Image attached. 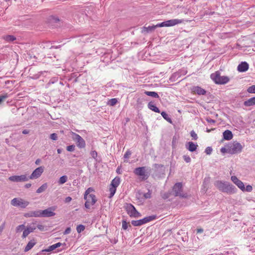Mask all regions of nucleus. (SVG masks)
<instances>
[{
	"label": "nucleus",
	"mask_w": 255,
	"mask_h": 255,
	"mask_svg": "<svg viewBox=\"0 0 255 255\" xmlns=\"http://www.w3.org/2000/svg\"><path fill=\"white\" fill-rule=\"evenodd\" d=\"M214 185L220 191L228 195L235 194L237 191V188L234 185L227 181L217 180Z\"/></svg>",
	"instance_id": "f257e3e1"
},
{
	"label": "nucleus",
	"mask_w": 255,
	"mask_h": 255,
	"mask_svg": "<svg viewBox=\"0 0 255 255\" xmlns=\"http://www.w3.org/2000/svg\"><path fill=\"white\" fill-rule=\"evenodd\" d=\"M55 210V207H50L43 210H37L33 212V217H50L55 215L54 211Z\"/></svg>",
	"instance_id": "f03ea898"
},
{
	"label": "nucleus",
	"mask_w": 255,
	"mask_h": 255,
	"mask_svg": "<svg viewBox=\"0 0 255 255\" xmlns=\"http://www.w3.org/2000/svg\"><path fill=\"white\" fill-rule=\"evenodd\" d=\"M210 78L215 84L218 85H224L230 81L229 77L226 76H221L220 72L218 71L211 74Z\"/></svg>",
	"instance_id": "7ed1b4c3"
},
{
	"label": "nucleus",
	"mask_w": 255,
	"mask_h": 255,
	"mask_svg": "<svg viewBox=\"0 0 255 255\" xmlns=\"http://www.w3.org/2000/svg\"><path fill=\"white\" fill-rule=\"evenodd\" d=\"M172 191L175 197H179L181 198H187L188 197L187 193L183 192L182 182L176 183L172 187Z\"/></svg>",
	"instance_id": "20e7f679"
},
{
	"label": "nucleus",
	"mask_w": 255,
	"mask_h": 255,
	"mask_svg": "<svg viewBox=\"0 0 255 255\" xmlns=\"http://www.w3.org/2000/svg\"><path fill=\"white\" fill-rule=\"evenodd\" d=\"M150 171V168L142 166L135 168L133 170V173L135 175L141 177L142 180H145L149 177Z\"/></svg>",
	"instance_id": "39448f33"
},
{
	"label": "nucleus",
	"mask_w": 255,
	"mask_h": 255,
	"mask_svg": "<svg viewBox=\"0 0 255 255\" xmlns=\"http://www.w3.org/2000/svg\"><path fill=\"white\" fill-rule=\"evenodd\" d=\"M226 147H229V153L231 154L240 153L243 149L242 145L237 141L229 142L226 145Z\"/></svg>",
	"instance_id": "423d86ee"
},
{
	"label": "nucleus",
	"mask_w": 255,
	"mask_h": 255,
	"mask_svg": "<svg viewBox=\"0 0 255 255\" xmlns=\"http://www.w3.org/2000/svg\"><path fill=\"white\" fill-rule=\"evenodd\" d=\"M124 208L130 217L138 218L141 216V214L138 212L135 207L130 203H126Z\"/></svg>",
	"instance_id": "0eeeda50"
},
{
	"label": "nucleus",
	"mask_w": 255,
	"mask_h": 255,
	"mask_svg": "<svg viewBox=\"0 0 255 255\" xmlns=\"http://www.w3.org/2000/svg\"><path fill=\"white\" fill-rule=\"evenodd\" d=\"M121 182V178L119 176H116L111 181V183L110 185L109 191L110 192V195L109 196V198H112L115 195L117 188L120 185Z\"/></svg>",
	"instance_id": "6e6552de"
},
{
	"label": "nucleus",
	"mask_w": 255,
	"mask_h": 255,
	"mask_svg": "<svg viewBox=\"0 0 255 255\" xmlns=\"http://www.w3.org/2000/svg\"><path fill=\"white\" fill-rule=\"evenodd\" d=\"M183 20L178 19H170L167 21H163L160 23L156 24V27H169L174 26L176 24L181 23L183 22Z\"/></svg>",
	"instance_id": "1a4fd4ad"
},
{
	"label": "nucleus",
	"mask_w": 255,
	"mask_h": 255,
	"mask_svg": "<svg viewBox=\"0 0 255 255\" xmlns=\"http://www.w3.org/2000/svg\"><path fill=\"white\" fill-rule=\"evenodd\" d=\"M11 204L15 207L25 208L29 204V202L25 201L21 198H15L11 201Z\"/></svg>",
	"instance_id": "9d476101"
},
{
	"label": "nucleus",
	"mask_w": 255,
	"mask_h": 255,
	"mask_svg": "<svg viewBox=\"0 0 255 255\" xmlns=\"http://www.w3.org/2000/svg\"><path fill=\"white\" fill-rule=\"evenodd\" d=\"M73 138L76 141L77 146L80 148H84L86 146V143L84 139L78 134L73 132Z\"/></svg>",
	"instance_id": "9b49d317"
},
{
	"label": "nucleus",
	"mask_w": 255,
	"mask_h": 255,
	"mask_svg": "<svg viewBox=\"0 0 255 255\" xmlns=\"http://www.w3.org/2000/svg\"><path fill=\"white\" fill-rule=\"evenodd\" d=\"M155 175L160 177L165 174V167L164 165L155 163L153 164Z\"/></svg>",
	"instance_id": "f8f14e48"
},
{
	"label": "nucleus",
	"mask_w": 255,
	"mask_h": 255,
	"mask_svg": "<svg viewBox=\"0 0 255 255\" xmlns=\"http://www.w3.org/2000/svg\"><path fill=\"white\" fill-rule=\"evenodd\" d=\"M92 191H94V189L92 187L88 188L85 192L84 199H86L87 197H89V198H91L92 199V203L93 204H95L97 201L96 196L94 194H90Z\"/></svg>",
	"instance_id": "ddd939ff"
},
{
	"label": "nucleus",
	"mask_w": 255,
	"mask_h": 255,
	"mask_svg": "<svg viewBox=\"0 0 255 255\" xmlns=\"http://www.w3.org/2000/svg\"><path fill=\"white\" fill-rule=\"evenodd\" d=\"M191 90L192 93L198 95H205L207 94V91L200 86H193Z\"/></svg>",
	"instance_id": "4468645a"
},
{
	"label": "nucleus",
	"mask_w": 255,
	"mask_h": 255,
	"mask_svg": "<svg viewBox=\"0 0 255 255\" xmlns=\"http://www.w3.org/2000/svg\"><path fill=\"white\" fill-rule=\"evenodd\" d=\"M9 180L13 182L25 181L28 180L27 177L25 175H13L9 177Z\"/></svg>",
	"instance_id": "2eb2a0df"
},
{
	"label": "nucleus",
	"mask_w": 255,
	"mask_h": 255,
	"mask_svg": "<svg viewBox=\"0 0 255 255\" xmlns=\"http://www.w3.org/2000/svg\"><path fill=\"white\" fill-rule=\"evenodd\" d=\"M198 146V145L197 143H195L192 141L186 142L185 143L186 148L191 152L196 151L197 149Z\"/></svg>",
	"instance_id": "dca6fc26"
},
{
	"label": "nucleus",
	"mask_w": 255,
	"mask_h": 255,
	"mask_svg": "<svg viewBox=\"0 0 255 255\" xmlns=\"http://www.w3.org/2000/svg\"><path fill=\"white\" fill-rule=\"evenodd\" d=\"M249 68V64L246 62H241L237 67V70L240 72H245L248 70Z\"/></svg>",
	"instance_id": "f3484780"
},
{
	"label": "nucleus",
	"mask_w": 255,
	"mask_h": 255,
	"mask_svg": "<svg viewBox=\"0 0 255 255\" xmlns=\"http://www.w3.org/2000/svg\"><path fill=\"white\" fill-rule=\"evenodd\" d=\"M44 169V166H39L36 168L35 170L33 171V178H38L39 177L42 173L43 172Z\"/></svg>",
	"instance_id": "a211bd4d"
},
{
	"label": "nucleus",
	"mask_w": 255,
	"mask_h": 255,
	"mask_svg": "<svg viewBox=\"0 0 255 255\" xmlns=\"http://www.w3.org/2000/svg\"><path fill=\"white\" fill-rule=\"evenodd\" d=\"M231 180L241 189L243 190L245 189V185L244 183L239 180L236 176H231Z\"/></svg>",
	"instance_id": "6ab92c4d"
},
{
	"label": "nucleus",
	"mask_w": 255,
	"mask_h": 255,
	"mask_svg": "<svg viewBox=\"0 0 255 255\" xmlns=\"http://www.w3.org/2000/svg\"><path fill=\"white\" fill-rule=\"evenodd\" d=\"M233 137V134L232 132L229 130L227 129L225 130L223 133V140H230L232 139Z\"/></svg>",
	"instance_id": "aec40b11"
},
{
	"label": "nucleus",
	"mask_w": 255,
	"mask_h": 255,
	"mask_svg": "<svg viewBox=\"0 0 255 255\" xmlns=\"http://www.w3.org/2000/svg\"><path fill=\"white\" fill-rule=\"evenodd\" d=\"M147 107L148 109H149L152 111H153L155 113H160V111L158 107H156L153 101H150L148 103L147 105Z\"/></svg>",
	"instance_id": "412c9836"
},
{
	"label": "nucleus",
	"mask_w": 255,
	"mask_h": 255,
	"mask_svg": "<svg viewBox=\"0 0 255 255\" xmlns=\"http://www.w3.org/2000/svg\"><path fill=\"white\" fill-rule=\"evenodd\" d=\"M62 245V244L60 243H58L57 244H54L52 245H51L50 246H49L48 248H47V249L44 250L42 251V252H51V251H53L54 250H55L56 249L60 247V246H61Z\"/></svg>",
	"instance_id": "4be33fe9"
},
{
	"label": "nucleus",
	"mask_w": 255,
	"mask_h": 255,
	"mask_svg": "<svg viewBox=\"0 0 255 255\" xmlns=\"http://www.w3.org/2000/svg\"><path fill=\"white\" fill-rule=\"evenodd\" d=\"M245 107H251L255 105V96L245 101L244 102Z\"/></svg>",
	"instance_id": "5701e85b"
},
{
	"label": "nucleus",
	"mask_w": 255,
	"mask_h": 255,
	"mask_svg": "<svg viewBox=\"0 0 255 255\" xmlns=\"http://www.w3.org/2000/svg\"><path fill=\"white\" fill-rule=\"evenodd\" d=\"M156 218V215H151L147 217H145L144 218L141 219L142 224H145L148 222H149Z\"/></svg>",
	"instance_id": "b1692460"
},
{
	"label": "nucleus",
	"mask_w": 255,
	"mask_h": 255,
	"mask_svg": "<svg viewBox=\"0 0 255 255\" xmlns=\"http://www.w3.org/2000/svg\"><path fill=\"white\" fill-rule=\"evenodd\" d=\"M48 19L50 22H53L55 23H59L60 24V22L61 21V20L59 19L58 16L54 15H50Z\"/></svg>",
	"instance_id": "393cba45"
},
{
	"label": "nucleus",
	"mask_w": 255,
	"mask_h": 255,
	"mask_svg": "<svg viewBox=\"0 0 255 255\" xmlns=\"http://www.w3.org/2000/svg\"><path fill=\"white\" fill-rule=\"evenodd\" d=\"M180 77L179 73L176 71L173 73L169 79V81L170 82H174L176 81Z\"/></svg>",
	"instance_id": "a878e982"
},
{
	"label": "nucleus",
	"mask_w": 255,
	"mask_h": 255,
	"mask_svg": "<svg viewBox=\"0 0 255 255\" xmlns=\"http://www.w3.org/2000/svg\"><path fill=\"white\" fill-rule=\"evenodd\" d=\"M145 101L144 98L139 97L136 100V108L141 109L142 108L143 102Z\"/></svg>",
	"instance_id": "bb28decb"
},
{
	"label": "nucleus",
	"mask_w": 255,
	"mask_h": 255,
	"mask_svg": "<svg viewBox=\"0 0 255 255\" xmlns=\"http://www.w3.org/2000/svg\"><path fill=\"white\" fill-rule=\"evenodd\" d=\"M144 93L148 96L155 98H159V96L157 93L154 91H144Z\"/></svg>",
	"instance_id": "cd10ccee"
},
{
	"label": "nucleus",
	"mask_w": 255,
	"mask_h": 255,
	"mask_svg": "<svg viewBox=\"0 0 255 255\" xmlns=\"http://www.w3.org/2000/svg\"><path fill=\"white\" fill-rule=\"evenodd\" d=\"M156 28L155 25L148 26V27L143 26L142 32L144 31L146 33H150L153 31Z\"/></svg>",
	"instance_id": "c85d7f7f"
},
{
	"label": "nucleus",
	"mask_w": 255,
	"mask_h": 255,
	"mask_svg": "<svg viewBox=\"0 0 255 255\" xmlns=\"http://www.w3.org/2000/svg\"><path fill=\"white\" fill-rule=\"evenodd\" d=\"M33 58L35 59V60H33V65H37V64L41 63L42 60L43 59V56L39 55H38V57L34 55L33 57Z\"/></svg>",
	"instance_id": "c756f323"
},
{
	"label": "nucleus",
	"mask_w": 255,
	"mask_h": 255,
	"mask_svg": "<svg viewBox=\"0 0 255 255\" xmlns=\"http://www.w3.org/2000/svg\"><path fill=\"white\" fill-rule=\"evenodd\" d=\"M161 115L164 120H165L170 124H172V121L171 119L169 117L168 115L165 111H162L161 112Z\"/></svg>",
	"instance_id": "7c9ffc66"
},
{
	"label": "nucleus",
	"mask_w": 255,
	"mask_h": 255,
	"mask_svg": "<svg viewBox=\"0 0 255 255\" xmlns=\"http://www.w3.org/2000/svg\"><path fill=\"white\" fill-rule=\"evenodd\" d=\"M84 199L86 200V202L85 203V207L87 209H90V205H93L95 204L92 203V199L91 198H89V197H87L86 199Z\"/></svg>",
	"instance_id": "2f4dec72"
},
{
	"label": "nucleus",
	"mask_w": 255,
	"mask_h": 255,
	"mask_svg": "<svg viewBox=\"0 0 255 255\" xmlns=\"http://www.w3.org/2000/svg\"><path fill=\"white\" fill-rule=\"evenodd\" d=\"M3 39L7 42H12L16 40V37L12 35H6L3 36Z\"/></svg>",
	"instance_id": "473e14b6"
},
{
	"label": "nucleus",
	"mask_w": 255,
	"mask_h": 255,
	"mask_svg": "<svg viewBox=\"0 0 255 255\" xmlns=\"http://www.w3.org/2000/svg\"><path fill=\"white\" fill-rule=\"evenodd\" d=\"M47 184L46 183H44L36 190V193H40L44 192L47 188Z\"/></svg>",
	"instance_id": "72a5a7b5"
},
{
	"label": "nucleus",
	"mask_w": 255,
	"mask_h": 255,
	"mask_svg": "<svg viewBox=\"0 0 255 255\" xmlns=\"http://www.w3.org/2000/svg\"><path fill=\"white\" fill-rule=\"evenodd\" d=\"M31 232H32V228L31 227H30L26 229H25L24 228V230L23 231L22 237L23 238H26L27 237V236Z\"/></svg>",
	"instance_id": "f704fd0d"
},
{
	"label": "nucleus",
	"mask_w": 255,
	"mask_h": 255,
	"mask_svg": "<svg viewBox=\"0 0 255 255\" xmlns=\"http://www.w3.org/2000/svg\"><path fill=\"white\" fill-rule=\"evenodd\" d=\"M118 102L117 98H112L108 101L107 104L110 106H114L117 104Z\"/></svg>",
	"instance_id": "c9c22d12"
},
{
	"label": "nucleus",
	"mask_w": 255,
	"mask_h": 255,
	"mask_svg": "<svg viewBox=\"0 0 255 255\" xmlns=\"http://www.w3.org/2000/svg\"><path fill=\"white\" fill-rule=\"evenodd\" d=\"M172 194L173 192L172 191H168V192H165L162 195V198L164 200L167 199Z\"/></svg>",
	"instance_id": "e433bc0d"
},
{
	"label": "nucleus",
	"mask_w": 255,
	"mask_h": 255,
	"mask_svg": "<svg viewBox=\"0 0 255 255\" xmlns=\"http://www.w3.org/2000/svg\"><path fill=\"white\" fill-rule=\"evenodd\" d=\"M67 179L68 178L66 175H63L62 176L60 177L58 181V183L59 184H63L67 182Z\"/></svg>",
	"instance_id": "4c0bfd02"
},
{
	"label": "nucleus",
	"mask_w": 255,
	"mask_h": 255,
	"mask_svg": "<svg viewBox=\"0 0 255 255\" xmlns=\"http://www.w3.org/2000/svg\"><path fill=\"white\" fill-rule=\"evenodd\" d=\"M131 224L133 226H140L143 225L141 219L138 220H132L131 222Z\"/></svg>",
	"instance_id": "58836bf2"
},
{
	"label": "nucleus",
	"mask_w": 255,
	"mask_h": 255,
	"mask_svg": "<svg viewBox=\"0 0 255 255\" xmlns=\"http://www.w3.org/2000/svg\"><path fill=\"white\" fill-rule=\"evenodd\" d=\"M178 138L179 137L176 135L173 136L172 140V146L173 148L176 147Z\"/></svg>",
	"instance_id": "ea45409f"
},
{
	"label": "nucleus",
	"mask_w": 255,
	"mask_h": 255,
	"mask_svg": "<svg viewBox=\"0 0 255 255\" xmlns=\"http://www.w3.org/2000/svg\"><path fill=\"white\" fill-rule=\"evenodd\" d=\"M35 224H34L33 223V232L34 230L36 229V227L39 229L40 231H44V229L46 228V227L41 225H37L36 226H35Z\"/></svg>",
	"instance_id": "a19ab883"
},
{
	"label": "nucleus",
	"mask_w": 255,
	"mask_h": 255,
	"mask_svg": "<svg viewBox=\"0 0 255 255\" xmlns=\"http://www.w3.org/2000/svg\"><path fill=\"white\" fill-rule=\"evenodd\" d=\"M247 92L251 94H255V85L249 87L247 89Z\"/></svg>",
	"instance_id": "79ce46f5"
},
{
	"label": "nucleus",
	"mask_w": 255,
	"mask_h": 255,
	"mask_svg": "<svg viewBox=\"0 0 255 255\" xmlns=\"http://www.w3.org/2000/svg\"><path fill=\"white\" fill-rule=\"evenodd\" d=\"M25 228V226L24 225H19L16 227V231L17 233H21V232H23Z\"/></svg>",
	"instance_id": "37998d69"
},
{
	"label": "nucleus",
	"mask_w": 255,
	"mask_h": 255,
	"mask_svg": "<svg viewBox=\"0 0 255 255\" xmlns=\"http://www.w3.org/2000/svg\"><path fill=\"white\" fill-rule=\"evenodd\" d=\"M85 229V226L83 225H79L77 226L76 230L78 233H80L83 231Z\"/></svg>",
	"instance_id": "c03bdc74"
},
{
	"label": "nucleus",
	"mask_w": 255,
	"mask_h": 255,
	"mask_svg": "<svg viewBox=\"0 0 255 255\" xmlns=\"http://www.w3.org/2000/svg\"><path fill=\"white\" fill-rule=\"evenodd\" d=\"M151 191L149 189H148V192L144 193L143 194V197L145 199H150L151 197Z\"/></svg>",
	"instance_id": "a18cd8bd"
},
{
	"label": "nucleus",
	"mask_w": 255,
	"mask_h": 255,
	"mask_svg": "<svg viewBox=\"0 0 255 255\" xmlns=\"http://www.w3.org/2000/svg\"><path fill=\"white\" fill-rule=\"evenodd\" d=\"M167 234L169 235V238L170 239L173 237V236L171 233V231H167L163 235V239H165L166 238V237H165V236Z\"/></svg>",
	"instance_id": "49530a36"
},
{
	"label": "nucleus",
	"mask_w": 255,
	"mask_h": 255,
	"mask_svg": "<svg viewBox=\"0 0 255 255\" xmlns=\"http://www.w3.org/2000/svg\"><path fill=\"white\" fill-rule=\"evenodd\" d=\"M243 190H241L242 191L245 192H251L253 190V187L251 185H248L246 186V187H245V189H243Z\"/></svg>",
	"instance_id": "de8ad7c7"
},
{
	"label": "nucleus",
	"mask_w": 255,
	"mask_h": 255,
	"mask_svg": "<svg viewBox=\"0 0 255 255\" xmlns=\"http://www.w3.org/2000/svg\"><path fill=\"white\" fill-rule=\"evenodd\" d=\"M210 177L205 178L204 179L203 183V185L204 186V187H206L208 185V184L210 182Z\"/></svg>",
	"instance_id": "09e8293b"
},
{
	"label": "nucleus",
	"mask_w": 255,
	"mask_h": 255,
	"mask_svg": "<svg viewBox=\"0 0 255 255\" xmlns=\"http://www.w3.org/2000/svg\"><path fill=\"white\" fill-rule=\"evenodd\" d=\"M128 228V223H127V221L125 220H123L122 221V228L126 230Z\"/></svg>",
	"instance_id": "8fccbe9b"
},
{
	"label": "nucleus",
	"mask_w": 255,
	"mask_h": 255,
	"mask_svg": "<svg viewBox=\"0 0 255 255\" xmlns=\"http://www.w3.org/2000/svg\"><path fill=\"white\" fill-rule=\"evenodd\" d=\"M90 154L93 158H94L96 161H98V159H97L98 153L96 150L92 151Z\"/></svg>",
	"instance_id": "3c124183"
},
{
	"label": "nucleus",
	"mask_w": 255,
	"mask_h": 255,
	"mask_svg": "<svg viewBox=\"0 0 255 255\" xmlns=\"http://www.w3.org/2000/svg\"><path fill=\"white\" fill-rule=\"evenodd\" d=\"M75 147V146L74 144H72V145L67 146L66 147V149L68 151L72 152V151H74Z\"/></svg>",
	"instance_id": "603ef678"
},
{
	"label": "nucleus",
	"mask_w": 255,
	"mask_h": 255,
	"mask_svg": "<svg viewBox=\"0 0 255 255\" xmlns=\"http://www.w3.org/2000/svg\"><path fill=\"white\" fill-rule=\"evenodd\" d=\"M8 97L7 94L0 95V104Z\"/></svg>",
	"instance_id": "864d4df0"
},
{
	"label": "nucleus",
	"mask_w": 255,
	"mask_h": 255,
	"mask_svg": "<svg viewBox=\"0 0 255 255\" xmlns=\"http://www.w3.org/2000/svg\"><path fill=\"white\" fill-rule=\"evenodd\" d=\"M50 138L53 140H56L58 139L57 134L56 133H51L50 135Z\"/></svg>",
	"instance_id": "5fc2aeb1"
},
{
	"label": "nucleus",
	"mask_w": 255,
	"mask_h": 255,
	"mask_svg": "<svg viewBox=\"0 0 255 255\" xmlns=\"http://www.w3.org/2000/svg\"><path fill=\"white\" fill-rule=\"evenodd\" d=\"M178 73H179L180 76L181 77L182 75H185L187 74V71L184 69H179L177 71Z\"/></svg>",
	"instance_id": "6e6d98bb"
},
{
	"label": "nucleus",
	"mask_w": 255,
	"mask_h": 255,
	"mask_svg": "<svg viewBox=\"0 0 255 255\" xmlns=\"http://www.w3.org/2000/svg\"><path fill=\"white\" fill-rule=\"evenodd\" d=\"M212 150H213V149L211 146H208L205 149V152L207 154L210 155L211 153Z\"/></svg>",
	"instance_id": "4d7b16f0"
},
{
	"label": "nucleus",
	"mask_w": 255,
	"mask_h": 255,
	"mask_svg": "<svg viewBox=\"0 0 255 255\" xmlns=\"http://www.w3.org/2000/svg\"><path fill=\"white\" fill-rule=\"evenodd\" d=\"M190 135H191V137H193V139L197 140L198 139V136L193 130H192L190 132Z\"/></svg>",
	"instance_id": "13d9d810"
},
{
	"label": "nucleus",
	"mask_w": 255,
	"mask_h": 255,
	"mask_svg": "<svg viewBox=\"0 0 255 255\" xmlns=\"http://www.w3.org/2000/svg\"><path fill=\"white\" fill-rule=\"evenodd\" d=\"M183 158L186 163H189L191 162V158L189 155H184L183 156Z\"/></svg>",
	"instance_id": "bf43d9fd"
},
{
	"label": "nucleus",
	"mask_w": 255,
	"mask_h": 255,
	"mask_svg": "<svg viewBox=\"0 0 255 255\" xmlns=\"http://www.w3.org/2000/svg\"><path fill=\"white\" fill-rule=\"evenodd\" d=\"M220 151L222 153H229V147H226V146L223 147L221 148Z\"/></svg>",
	"instance_id": "052dcab7"
},
{
	"label": "nucleus",
	"mask_w": 255,
	"mask_h": 255,
	"mask_svg": "<svg viewBox=\"0 0 255 255\" xmlns=\"http://www.w3.org/2000/svg\"><path fill=\"white\" fill-rule=\"evenodd\" d=\"M32 246V245H31V241L29 242V243H28V244H27L26 247H25V252H27L29 250H30L31 249Z\"/></svg>",
	"instance_id": "680f3d73"
},
{
	"label": "nucleus",
	"mask_w": 255,
	"mask_h": 255,
	"mask_svg": "<svg viewBox=\"0 0 255 255\" xmlns=\"http://www.w3.org/2000/svg\"><path fill=\"white\" fill-rule=\"evenodd\" d=\"M206 121L210 123V124H215L216 123V121L214 120H213V119H211L209 117H207L206 118Z\"/></svg>",
	"instance_id": "e2e57ef3"
},
{
	"label": "nucleus",
	"mask_w": 255,
	"mask_h": 255,
	"mask_svg": "<svg viewBox=\"0 0 255 255\" xmlns=\"http://www.w3.org/2000/svg\"><path fill=\"white\" fill-rule=\"evenodd\" d=\"M131 152L129 150H128L126 151V152L124 154V157L125 158H129V157L131 155Z\"/></svg>",
	"instance_id": "0e129e2a"
},
{
	"label": "nucleus",
	"mask_w": 255,
	"mask_h": 255,
	"mask_svg": "<svg viewBox=\"0 0 255 255\" xmlns=\"http://www.w3.org/2000/svg\"><path fill=\"white\" fill-rule=\"evenodd\" d=\"M206 95L208 96V99H209L210 100H212L214 98V96L210 92H207V94Z\"/></svg>",
	"instance_id": "69168bd1"
},
{
	"label": "nucleus",
	"mask_w": 255,
	"mask_h": 255,
	"mask_svg": "<svg viewBox=\"0 0 255 255\" xmlns=\"http://www.w3.org/2000/svg\"><path fill=\"white\" fill-rule=\"evenodd\" d=\"M5 227V222H3L0 226V235L1 234Z\"/></svg>",
	"instance_id": "338daca9"
},
{
	"label": "nucleus",
	"mask_w": 255,
	"mask_h": 255,
	"mask_svg": "<svg viewBox=\"0 0 255 255\" xmlns=\"http://www.w3.org/2000/svg\"><path fill=\"white\" fill-rule=\"evenodd\" d=\"M71 228L70 227H68L66 229V230H65V231L64 232V235H66V234H68L70 233L71 232Z\"/></svg>",
	"instance_id": "774afa93"
}]
</instances>
